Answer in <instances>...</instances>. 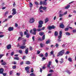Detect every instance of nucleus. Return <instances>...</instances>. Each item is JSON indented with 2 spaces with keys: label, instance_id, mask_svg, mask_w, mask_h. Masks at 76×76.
I'll use <instances>...</instances> for the list:
<instances>
[{
  "label": "nucleus",
  "instance_id": "obj_1",
  "mask_svg": "<svg viewBox=\"0 0 76 76\" xmlns=\"http://www.w3.org/2000/svg\"><path fill=\"white\" fill-rule=\"evenodd\" d=\"M33 31L34 32H32V34H33V35H36V33H37V32H36V31H38V32H39V31H41V29H40V28H39L38 29H37H37H36V28H34L33 29Z\"/></svg>",
  "mask_w": 76,
  "mask_h": 76
},
{
  "label": "nucleus",
  "instance_id": "obj_2",
  "mask_svg": "<svg viewBox=\"0 0 76 76\" xmlns=\"http://www.w3.org/2000/svg\"><path fill=\"white\" fill-rule=\"evenodd\" d=\"M64 53V50H62L61 51L59 52L57 55V57H59V56H62L63 54Z\"/></svg>",
  "mask_w": 76,
  "mask_h": 76
},
{
  "label": "nucleus",
  "instance_id": "obj_3",
  "mask_svg": "<svg viewBox=\"0 0 76 76\" xmlns=\"http://www.w3.org/2000/svg\"><path fill=\"white\" fill-rule=\"evenodd\" d=\"M44 22L42 21H39V25L38 26V28H42V24H43Z\"/></svg>",
  "mask_w": 76,
  "mask_h": 76
},
{
  "label": "nucleus",
  "instance_id": "obj_4",
  "mask_svg": "<svg viewBox=\"0 0 76 76\" xmlns=\"http://www.w3.org/2000/svg\"><path fill=\"white\" fill-rule=\"evenodd\" d=\"M55 27H54V25L48 26L47 27V29H49V30H51V29H55Z\"/></svg>",
  "mask_w": 76,
  "mask_h": 76
},
{
  "label": "nucleus",
  "instance_id": "obj_5",
  "mask_svg": "<svg viewBox=\"0 0 76 76\" xmlns=\"http://www.w3.org/2000/svg\"><path fill=\"white\" fill-rule=\"evenodd\" d=\"M12 11L13 12L12 13V14L13 15H16V13H17V12L16 11V9L15 8H13L12 9Z\"/></svg>",
  "mask_w": 76,
  "mask_h": 76
},
{
  "label": "nucleus",
  "instance_id": "obj_6",
  "mask_svg": "<svg viewBox=\"0 0 76 76\" xmlns=\"http://www.w3.org/2000/svg\"><path fill=\"white\" fill-rule=\"evenodd\" d=\"M29 66H27L25 68V70L26 71L27 73H29Z\"/></svg>",
  "mask_w": 76,
  "mask_h": 76
},
{
  "label": "nucleus",
  "instance_id": "obj_7",
  "mask_svg": "<svg viewBox=\"0 0 76 76\" xmlns=\"http://www.w3.org/2000/svg\"><path fill=\"white\" fill-rule=\"evenodd\" d=\"M29 22L31 23H34V18H31V19H30L29 21Z\"/></svg>",
  "mask_w": 76,
  "mask_h": 76
},
{
  "label": "nucleus",
  "instance_id": "obj_8",
  "mask_svg": "<svg viewBox=\"0 0 76 76\" xmlns=\"http://www.w3.org/2000/svg\"><path fill=\"white\" fill-rule=\"evenodd\" d=\"M51 61H50L48 63V64L47 65V66H48V68H50V69L51 68V67H50V65H51Z\"/></svg>",
  "mask_w": 76,
  "mask_h": 76
},
{
  "label": "nucleus",
  "instance_id": "obj_9",
  "mask_svg": "<svg viewBox=\"0 0 76 76\" xmlns=\"http://www.w3.org/2000/svg\"><path fill=\"white\" fill-rule=\"evenodd\" d=\"M4 72V69L3 68L0 69V74H3Z\"/></svg>",
  "mask_w": 76,
  "mask_h": 76
},
{
  "label": "nucleus",
  "instance_id": "obj_10",
  "mask_svg": "<svg viewBox=\"0 0 76 76\" xmlns=\"http://www.w3.org/2000/svg\"><path fill=\"white\" fill-rule=\"evenodd\" d=\"M49 21V18H45V23H46L48 22Z\"/></svg>",
  "mask_w": 76,
  "mask_h": 76
},
{
  "label": "nucleus",
  "instance_id": "obj_11",
  "mask_svg": "<svg viewBox=\"0 0 76 76\" xmlns=\"http://www.w3.org/2000/svg\"><path fill=\"white\" fill-rule=\"evenodd\" d=\"M11 45L9 44L7 46V48L8 50H9V49H10L11 48Z\"/></svg>",
  "mask_w": 76,
  "mask_h": 76
},
{
  "label": "nucleus",
  "instance_id": "obj_12",
  "mask_svg": "<svg viewBox=\"0 0 76 76\" xmlns=\"http://www.w3.org/2000/svg\"><path fill=\"white\" fill-rule=\"evenodd\" d=\"M8 30L9 31H12L13 30V27H10L8 28Z\"/></svg>",
  "mask_w": 76,
  "mask_h": 76
},
{
  "label": "nucleus",
  "instance_id": "obj_13",
  "mask_svg": "<svg viewBox=\"0 0 76 76\" xmlns=\"http://www.w3.org/2000/svg\"><path fill=\"white\" fill-rule=\"evenodd\" d=\"M42 4L44 6H47V3L46 1H43Z\"/></svg>",
  "mask_w": 76,
  "mask_h": 76
},
{
  "label": "nucleus",
  "instance_id": "obj_14",
  "mask_svg": "<svg viewBox=\"0 0 76 76\" xmlns=\"http://www.w3.org/2000/svg\"><path fill=\"white\" fill-rule=\"evenodd\" d=\"M25 48H26V46H22L19 48H20L21 49H24Z\"/></svg>",
  "mask_w": 76,
  "mask_h": 76
},
{
  "label": "nucleus",
  "instance_id": "obj_15",
  "mask_svg": "<svg viewBox=\"0 0 76 76\" xmlns=\"http://www.w3.org/2000/svg\"><path fill=\"white\" fill-rule=\"evenodd\" d=\"M29 3L30 4V7H31H31H33V4H32V3L31 2H29Z\"/></svg>",
  "mask_w": 76,
  "mask_h": 76
},
{
  "label": "nucleus",
  "instance_id": "obj_16",
  "mask_svg": "<svg viewBox=\"0 0 76 76\" xmlns=\"http://www.w3.org/2000/svg\"><path fill=\"white\" fill-rule=\"evenodd\" d=\"M1 65L2 66H5V65H6V62H4L1 63Z\"/></svg>",
  "mask_w": 76,
  "mask_h": 76
},
{
  "label": "nucleus",
  "instance_id": "obj_17",
  "mask_svg": "<svg viewBox=\"0 0 76 76\" xmlns=\"http://www.w3.org/2000/svg\"><path fill=\"white\" fill-rule=\"evenodd\" d=\"M65 34L66 35H68V36H70V33L68 32H66Z\"/></svg>",
  "mask_w": 76,
  "mask_h": 76
},
{
  "label": "nucleus",
  "instance_id": "obj_18",
  "mask_svg": "<svg viewBox=\"0 0 76 76\" xmlns=\"http://www.w3.org/2000/svg\"><path fill=\"white\" fill-rule=\"evenodd\" d=\"M61 61H60L59 62L61 64H62L63 63V58H61Z\"/></svg>",
  "mask_w": 76,
  "mask_h": 76
},
{
  "label": "nucleus",
  "instance_id": "obj_19",
  "mask_svg": "<svg viewBox=\"0 0 76 76\" xmlns=\"http://www.w3.org/2000/svg\"><path fill=\"white\" fill-rule=\"evenodd\" d=\"M64 25L63 24H62L60 25V28H62V29H63L64 28Z\"/></svg>",
  "mask_w": 76,
  "mask_h": 76
},
{
  "label": "nucleus",
  "instance_id": "obj_20",
  "mask_svg": "<svg viewBox=\"0 0 76 76\" xmlns=\"http://www.w3.org/2000/svg\"><path fill=\"white\" fill-rule=\"evenodd\" d=\"M50 40H47L46 42V44H50Z\"/></svg>",
  "mask_w": 76,
  "mask_h": 76
},
{
  "label": "nucleus",
  "instance_id": "obj_21",
  "mask_svg": "<svg viewBox=\"0 0 76 76\" xmlns=\"http://www.w3.org/2000/svg\"><path fill=\"white\" fill-rule=\"evenodd\" d=\"M28 31L27 30H26V31H24V35H27V34H28Z\"/></svg>",
  "mask_w": 76,
  "mask_h": 76
},
{
  "label": "nucleus",
  "instance_id": "obj_22",
  "mask_svg": "<svg viewBox=\"0 0 76 76\" xmlns=\"http://www.w3.org/2000/svg\"><path fill=\"white\" fill-rule=\"evenodd\" d=\"M44 33L42 32H40L39 33V34L40 35V36H42V35H44Z\"/></svg>",
  "mask_w": 76,
  "mask_h": 76
},
{
  "label": "nucleus",
  "instance_id": "obj_23",
  "mask_svg": "<svg viewBox=\"0 0 76 76\" xmlns=\"http://www.w3.org/2000/svg\"><path fill=\"white\" fill-rule=\"evenodd\" d=\"M54 35L55 37H57V35H58V32L57 31H55Z\"/></svg>",
  "mask_w": 76,
  "mask_h": 76
},
{
  "label": "nucleus",
  "instance_id": "obj_24",
  "mask_svg": "<svg viewBox=\"0 0 76 76\" xmlns=\"http://www.w3.org/2000/svg\"><path fill=\"white\" fill-rule=\"evenodd\" d=\"M66 73H68V74H69V75H70V74H71V73H72V72H70V71L67 70L66 71Z\"/></svg>",
  "mask_w": 76,
  "mask_h": 76
},
{
  "label": "nucleus",
  "instance_id": "obj_25",
  "mask_svg": "<svg viewBox=\"0 0 76 76\" xmlns=\"http://www.w3.org/2000/svg\"><path fill=\"white\" fill-rule=\"evenodd\" d=\"M26 64H30V62L28 61H27L26 62Z\"/></svg>",
  "mask_w": 76,
  "mask_h": 76
},
{
  "label": "nucleus",
  "instance_id": "obj_26",
  "mask_svg": "<svg viewBox=\"0 0 76 76\" xmlns=\"http://www.w3.org/2000/svg\"><path fill=\"white\" fill-rule=\"evenodd\" d=\"M25 53H26V54H28V48H27L25 50Z\"/></svg>",
  "mask_w": 76,
  "mask_h": 76
},
{
  "label": "nucleus",
  "instance_id": "obj_27",
  "mask_svg": "<svg viewBox=\"0 0 76 76\" xmlns=\"http://www.w3.org/2000/svg\"><path fill=\"white\" fill-rule=\"evenodd\" d=\"M20 34L21 37H23V33H22V32H21L20 33Z\"/></svg>",
  "mask_w": 76,
  "mask_h": 76
},
{
  "label": "nucleus",
  "instance_id": "obj_28",
  "mask_svg": "<svg viewBox=\"0 0 76 76\" xmlns=\"http://www.w3.org/2000/svg\"><path fill=\"white\" fill-rule=\"evenodd\" d=\"M68 60L69 61H70V62H72V58H68Z\"/></svg>",
  "mask_w": 76,
  "mask_h": 76
},
{
  "label": "nucleus",
  "instance_id": "obj_29",
  "mask_svg": "<svg viewBox=\"0 0 76 76\" xmlns=\"http://www.w3.org/2000/svg\"><path fill=\"white\" fill-rule=\"evenodd\" d=\"M14 58V60H19V58L18 57H15Z\"/></svg>",
  "mask_w": 76,
  "mask_h": 76
},
{
  "label": "nucleus",
  "instance_id": "obj_30",
  "mask_svg": "<svg viewBox=\"0 0 76 76\" xmlns=\"http://www.w3.org/2000/svg\"><path fill=\"white\" fill-rule=\"evenodd\" d=\"M47 7H43V10H46V9H47Z\"/></svg>",
  "mask_w": 76,
  "mask_h": 76
},
{
  "label": "nucleus",
  "instance_id": "obj_31",
  "mask_svg": "<svg viewBox=\"0 0 76 76\" xmlns=\"http://www.w3.org/2000/svg\"><path fill=\"white\" fill-rule=\"evenodd\" d=\"M64 14H60L59 15V17H62V16H63Z\"/></svg>",
  "mask_w": 76,
  "mask_h": 76
},
{
  "label": "nucleus",
  "instance_id": "obj_32",
  "mask_svg": "<svg viewBox=\"0 0 76 76\" xmlns=\"http://www.w3.org/2000/svg\"><path fill=\"white\" fill-rule=\"evenodd\" d=\"M69 7H70V5H68L67 6L65 7V9H69Z\"/></svg>",
  "mask_w": 76,
  "mask_h": 76
},
{
  "label": "nucleus",
  "instance_id": "obj_33",
  "mask_svg": "<svg viewBox=\"0 0 76 76\" xmlns=\"http://www.w3.org/2000/svg\"><path fill=\"white\" fill-rule=\"evenodd\" d=\"M55 46L56 48H58V46H59V45L58 44V43H56V44Z\"/></svg>",
  "mask_w": 76,
  "mask_h": 76
},
{
  "label": "nucleus",
  "instance_id": "obj_34",
  "mask_svg": "<svg viewBox=\"0 0 76 76\" xmlns=\"http://www.w3.org/2000/svg\"><path fill=\"white\" fill-rule=\"evenodd\" d=\"M59 35H62V31H59Z\"/></svg>",
  "mask_w": 76,
  "mask_h": 76
},
{
  "label": "nucleus",
  "instance_id": "obj_35",
  "mask_svg": "<svg viewBox=\"0 0 76 76\" xmlns=\"http://www.w3.org/2000/svg\"><path fill=\"white\" fill-rule=\"evenodd\" d=\"M30 76H35V75H34V73H31L30 74Z\"/></svg>",
  "mask_w": 76,
  "mask_h": 76
},
{
  "label": "nucleus",
  "instance_id": "obj_36",
  "mask_svg": "<svg viewBox=\"0 0 76 76\" xmlns=\"http://www.w3.org/2000/svg\"><path fill=\"white\" fill-rule=\"evenodd\" d=\"M26 37L27 38H29V34L28 33H27Z\"/></svg>",
  "mask_w": 76,
  "mask_h": 76
},
{
  "label": "nucleus",
  "instance_id": "obj_37",
  "mask_svg": "<svg viewBox=\"0 0 76 76\" xmlns=\"http://www.w3.org/2000/svg\"><path fill=\"white\" fill-rule=\"evenodd\" d=\"M35 4L37 6H38V5H39V3H38V2H35Z\"/></svg>",
  "mask_w": 76,
  "mask_h": 76
},
{
  "label": "nucleus",
  "instance_id": "obj_38",
  "mask_svg": "<svg viewBox=\"0 0 76 76\" xmlns=\"http://www.w3.org/2000/svg\"><path fill=\"white\" fill-rule=\"evenodd\" d=\"M19 52L20 54H22V51L21 50H19Z\"/></svg>",
  "mask_w": 76,
  "mask_h": 76
},
{
  "label": "nucleus",
  "instance_id": "obj_39",
  "mask_svg": "<svg viewBox=\"0 0 76 76\" xmlns=\"http://www.w3.org/2000/svg\"><path fill=\"white\" fill-rule=\"evenodd\" d=\"M3 56H4V54H0V58H1Z\"/></svg>",
  "mask_w": 76,
  "mask_h": 76
},
{
  "label": "nucleus",
  "instance_id": "obj_40",
  "mask_svg": "<svg viewBox=\"0 0 76 76\" xmlns=\"http://www.w3.org/2000/svg\"><path fill=\"white\" fill-rule=\"evenodd\" d=\"M72 32H73V33H76V29H74V30H73V31H72Z\"/></svg>",
  "mask_w": 76,
  "mask_h": 76
},
{
  "label": "nucleus",
  "instance_id": "obj_41",
  "mask_svg": "<svg viewBox=\"0 0 76 76\" xmlns=\"http://www.w3.org/2000/svg\"><path fill=\"white\" fill-rule=\"evenodd\" d=\"M61 37H62V35H60L58 36V38L61 39Z\"/></svg>",
  "mask_w": 76,
  "mask_h": 76
},
{
  "label": "nucleus",
  "instance_id": "obj_42",
  "mask_svg": "<svg viewBox=\"0 0 76 76\" xmlns=\"http://www.w3.org/2000/svg\"><path fill=\"white\" fill-rule=\"evenodd\" d=\"M45 56L46 57H48V53H46L45 54Z\"/></svg>",
  "mask_w": 76,
  "mask_h": 76
},
{
  "label": "nucleus",
  "instance_id": "obj_43",
  "mask_svg": "<svg viewBox=\"0 0 76 76\" xmlns=\"http://www.w3.org/2000/svg\"><path fill=\"white\" fill-rule=\"evenodd\" d=\"M12 68L13 69H15L16 68V66H14L12 67Z\"/></svg>",
  "mask_w": 76,
  "mask_h": 76
},
{
  "label": "nucleus",
  "instance_id": "obj_44",
  "mask_svg": "<svg viewBox=\"0 0 76 76\" xmlns=\"http://www.w3.org/2000/svg\"><path fill=\"white\" fill-rule=\"evenodd\" d=\"M43 7H42V6H40L39 8V10H40L41 9H43Z\"/></svg>",
  "mask_w": 76,
  "mask_h": 76
},
{
  "label": "nucleus",
  "instance_id": "obj_45",
  "mask_svg": "<svg viewBox=\"0 0 76 76\" xmlns=\"http://www.w3.org/2000/svg\"><path fill=\"white\" fill-rule=\"evenodd\" d=\"M57 41L58 42H60V41H61V39H59L58 38V39H57Z\"/></svg>",
  "mask_w": 76,
  "mask_h": 76
},
{
  "label": "nucleus",
  "instance_id": "obj_46",
  "mask_svg": "<svg viewBox=\"0 0 76 76\" xmlns=\"http://www.w3.org/2000/svg\"><path fill=\"white\" fill-rule=\"evenodd\" d=\"M12 17H13V16L11 15H10V16H8V18L9 19H10V18H12Z\"/></svg>",
  "mask_w": 76,
  "mask_h": 76
},
{
  "label": "nucleus",
  "instance_id": "obj_47",
  "mask_svg": "<svg viewBox=\"0 0 76 76\" xmlns=\"http://www.w3.org/2000/svg\"><path fill=\"white\" fill-rule=\"evenodd\" d=\"M13 55H14V52H12L11 54V55L12 56H13Z\"/></svg>",
  "mask_w": 76,
  "mask_h": 76
},
{
  "label": "nucleus",
  "instance_id": "obj_48",
  "mask_svg": "<svg viewBox=\"0 0 76 76\" xmlns=\"http://www.w3.org/2000/svg\"><path fill=\"white\" fill-rule=\"evenodd\" d=\"M37 54H39L40 53V52H41L39 50H37Z\"/></svg>",
  "mask_w": 76,
  "mask_h": 76
},
{
  "label": "nucleus",
  "instance_id": "obj_49",
  "mask_svg": "<svg viewBox=\"0 0 76 76\" xmlns=\"http://www.w3.org/2000/svg\"><path fill=\"white\" fill-rule=\"evenodd\" d=\"M68 30H69V28H65V31H68Z\"/></svg>",
  "mask_w": 76,
  "mask_h": 76
},
{
  "label": "nucleus",
  "instance_id": "obj_50",
  "mask_svg": "<svg viewBox=\"0 0 76 76\" xmlns=\"http://www.w3.org/2000/svg\"><path fill=\"white\" fill-rule=\"evenodd\" d=\"M39 56L40 57H44V55L42 54L41 55H39Z\"/></svg>",
  "mask_w": 76,
  "mask_h": 76
},
{
  "label": "nucleus",
  "instance_id": "obj_51",
  "mask_svg": "<svg viewBox=\"0 0 76 76\" xmlns=\"http://www.w3.org/2000/svg\"><path fill=\"white\" fill-rule=\"evenodd\" d=\"M22 39V37H19L18 39V41H20V39Z\"/></svg>",
  "mask_w": 76,
  "mask_h": 76
},
{
  "label": "nucleus",
  "instance_id": "obj_52",
  "mask_svg": "<svg viewBox=\"0 0 76 76\" xmlns=\"http://www.w3.org/2000/svg\"><path fill=\"white\" fill-rule=\"evenodd\" d=\"M40 47H43V45L42 43H40Z\"/></svg>",
  "mask_w": 76,
  "mask_h": 76
},
{
  "label": "nucleus",
  "instance_id": "obj_53",
  "mask_svg": "<svg viewBox=\"0 0 76 76\" xmlns=\"http://www.w3.org/2000/svg\"><path fill=\"white\" fill-rule=\"evenodd\" d=\"M15 27H18V24L15 23Z\"/></svg>",
  "mask_w": 76,
  "mask_h": 76
},
{
  "label": "nucleus",
  "instance_id": "obj_54",
  "mask_svg": "<svg viewBox=\"0 0 76 76\" xmlns=\"http://www.w3.org/2000/svg\"><path fill=\"white\" fill-rule=\"evenodd\" d=\"M12 64H16V63L15 61H14L12 62Z\"/></svg>",
  "mask_w": 76,
  "mask_h": 76
},
{
  "label": "nucleus",
  "instance_id": "obj_55",
  "mask_svg": "<svg viewBox=\"0 0 76 76\" xmlns=\"http://www.w3.org/2000/svg\"><path fill=\"white\" fill-rule=\"evenodd\" d=\"M59 13L60 14H61V13H63V12H62V11H60Z\"/></svg>",
  "mask_w": 76,
  "mask_h": 76
},
{
  "label": "nucleus",
  "instance_id": "obj_56",
  "mask_svg": "<svg viewBox=\"0 0 76 76\" xmlns=\"http://www.w3.org/2000/svg\"><path fill=\"white\" fill-rule=\"evenodd\" d=\"M67 13V12L66 11L64 13V15H66Z\"/></svg>",
  "mask_w": 76,
  "mask_h": 76
},
{
  "label": "nucleus",
  "instance_id": "obj_57",
  "mask_svg": "<svg viewBox=\"0 0 76 76\" xmlns=\"http://www.w3.org/2000/svg\"><path fill=\"white\" fill-rule=\"evenodd\" d=\"M23 64V62L22 61H21L20 62V64L21 65H22V64Z\"/></svg>",
  "mask_w": 76,
  "mask_h": 76
},
{
  "label": "nucleus",
  "instance_id": "obj_58",
  "mask_svg": "<svg viewBox=\"0 0 76 76\" xmlns=\"http://www.w3.org/2000/svg\"><path fill=\"white\" fill-rule=\"evenodd\" d=\"M69 53H70V52L69 51H67L66 52V54H69Z\"/></svg>",
  "mask_w": 76,
  "mask_h": 76
},
{
  "label": "nucleus",
  "instance_id": "obj_59",
  "mask_svg": "<svg viewBox=\"0 0 76 76\" xmlns=\"http://www.w3.org/2000/svg\"><path fill=\"white\" fill-rule=\"evenodd\" d=\"M9 13V12H8L7 11L5 13V15H6L8 14Z\"/></svg>",
  "mask_w": 76,
  "mask_h": 76
},
{
  "label": "nucleus",
  "instance_id": "obj_60",
  "mask_svg": "<svg viewBox=\"0 0 76 76\" xmlns=\"http://www.w3.org/2000/svg\"><path fill=\"white\" fill-rule=\"evenodd\" d=\"M30 51L32 50V47H30Z\"/></svg>",
  "mask_w": 76,
  "mask_h": 76
},
{
  "label": "nucleus",
  "instance_id": "obj_61",
  "mask_svg": "<svg viewBox=\"0 0 76 76\" xmlns=\"http://www.w3.org/2000/svg\"><path fill=\"white\" fill-rule=\"evenodd\" d=\"M41 29V30H44V29H45V27H43Z\"/></svg>",
  "mask_w": 76,
  "mask_h": 76
},
{
  "label": "nucleus",
  "instance_id": "obj_62",
  "mask_svg": "<svg viewBox=\"0 0 76 76\" xmlns=\"http://www.w3.org/2000/svg\"><path fill=\"white\" fill-rule=\"evenodd\" d=\"M45 39V35H44L42 37V39L44 40Z\"/></svg>",
  "mask_w": 76,
  "mask_h": 76
},
{
  "label": "nucleus",
  "instance_id": "obj_63",
  "mask_svg": "<svg viewBox=\"0 0 76 76\" xmlns=\"http://www.w3.org/2000/svg\"><path fill=\"white\" fill-rule=\"evenodd\" d=\"M40 5H42V1H41L40 3Z\"/></svg>",
  "mask_w": 76,
  "mask_h": 76
},
{
  "label": "nucleus",
  "instance_id": "obj_64",
  "mask_svg": "<svg viewBox=\"0 0 76 76\" xmlns=\"http://www.w3.org/2000/svg\"><path fill=\"white\" fill-rule=\"evenodd\" d=\"M4 37V35H0V38H2Z\"/></svg>",
  "mask_w": 76,
  "mask_h": 76
}]
</instances>
